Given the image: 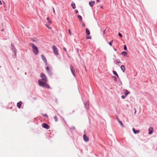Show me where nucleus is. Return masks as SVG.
I'll return each mask as SVG.
<instances>
[{"label":"nucleus","mask_w":157,"mask_h":157,"mask_svg":"<svg viewBox=\"0 0 157 157\" xmlns=\"http://www.w3.org/2000/svg\"><path fill=\"white\" fill-rule=\"evenodd\" d=\"M117 119L118 122H119L120 125H121V126L123 127H124V125L122 123V122L121 121L119 120V119L118 118V117L117 118Z\"/></svg>","instance_id":"obj_16"},{"label":"nucleus","mask_w":157,"mask_h":157,"mask_svg":"<svg viewBox=\"0 0 157 157\" xmlns=\"http://www.w3.org/2000/svg\"><path fill=\"white\" fill-rule=\"evenodd\" d=\"M97 1L98 2H100V1L99 0H97Z\"/></svg>","instance_id":"obj_41"},{"label":"nucleus","mask_w":157,"mask_h":157,"mask_svg":"<svg viewBox=\"0 0 157 157\" xmlns=\"http://www.w3.org/2000/svg\"><path fill=\"white\" fill-rule=\"evenodd\" d=\"M40 76L42 79H40L38 80L39 85L42 87H46L48 89L50 88V86L47 84L48 80L45 75L43 73H41Z\"/></svg>","instance_id":"obj_1"},{"label":"nucleus","mask_w":157,"mask_h":157,"mask_svg":"<svg viewBox=\"0 0 157 157\" xmlns=\"http://www.w3.org/2000/svg\"><path fill=\"white\" fill-rule=\"evenodd\" d=\"M132 131L133 132L134 134H136V132H135L136 130H135L134 128H132Z\"/></svg>","instance_id":"obj_27"},{"label":"nucleus","mask_w":157,"mask_h":157,"mask_svg":"<svg viewBox=\"0 0 157 157\" xmlns=\"http://www.w3.org/2000/svg\"><path fill=\"white\" fill-rule=\"evenodd\" d=\"M52 48H53V52L55 55L56 56L58 55L59 54L58 53V50L57 48L54 45H52Z\"/></svg>","instance_id":"obj_3"},{"label":"nucleus","mask_w":157,"mask_h":157,"mask_svg":"<svg viewBox=\"0 0 157 157\" xmlns=\"http://www.w3.org/2000/svg\"><path fill=\"white\" fill-rule=\"evenodd\" d=\"M71 6L73 9H75V4L74 3H72L71 4Z\"/></svg>","instance_id":"obj_17"},{"label":"nucleus","mask_w":157,"mask_h":157,"mask_svg":"<svg viewBox=\"0 0 157 157\" xmlns=\"http://www.w3.org/2000/svg\"><path fill=\"white\" fill-rule=\"evenodd\" d=\"M41 58L42 60H43L44 63L46 64V65L47 64V60L46 58L44 56V55H41Z\"/></svg>","instance_id":"obj_8"},{"label":"nucleus","mask_w":157,"mask_h":157,"mask_svg":"<svg viewBox=\"0 0 157 157\" xmlns=\"http://www.w3.org/2000/svg\"><path fill=\"white\" fill-rule=\"evenodd\" d=\"M113 74L117 76L118 78L119 77L118 75V74H117V72L116 71H113Z\"/></svg>","instance_id":"obj_19"},{"label":"nucleus","mask_w":157,"mask_h":157,"mask_svg":"<svg viewBox=\"0 0 157 157\" xmlns=\"http://www.w3.org/2000/svg\"><path fill=\"white\" fill-rule=\"evenodd\" d=\"M42 126L43 128L47 129H48L50 128L49 126L45 123H43L42 124Z\"/></svg>","instance_id":"obj_5"},{"label":"nucleus","mask_w":157,"mask_h":157,"mask_svg":"<svg viewBox=\"0 0 157 157\" xmlns=\"http://www.w3.org/2000/svg\"><path fill=\"white\" fill-rule=\"evenodd\" d=\"M43 116H45V117H48V116L46 114H44Z\"/></svg>","instance_id":"obj_38"},{"label":"nucleus","mask_w":157,"mask_h":157,"mask_svg":"<svg viewBox=\"0 0 157 157\" xmlns=\"http://www.w3.org/2000/svg\"><path fill=\"white\" fill-rule=\"evenodd\" d=\"M83 138L84 140L86 142H88L89 140V138L87 137L86 135L84 134L83 135Z\"/></svg>","instance_id":"obj_7"},{"label":"nucleus","mask_w":157,"mask_h":157,"mask_svg":"<svg viewBox=\"0 0 157 157\" xmlns=\"http://www.w3.org/2000/svg\"><path fill=\"white\" fill-rule=\"evenodd\" d=\"M29 45V46L32 47L33 51L34 53L36 55H37L39 52L37 48L32 43H30Z\"/></svg>","instance_id":"obj_2"},{"label":"nucleus","mask_w":157,"mask_h":157,"mask_svg":"<svg viewBox=\"0 0 157 157\" xmlns=\"http://www.w3.org/2000/svg\"><path fill=\"white\" fill-rule=\"evenodd\" d=\"M124 50H127L126 46L125 45H124Z\"/></svg>","instance_id":"obj_26"},{"label":"nucleus","mask_w":157,"mask_h":157,"mask_svg":"<svg viewBox=\"0 0 157 157\" xmlns=\"http://www.w3.org/2000/svg\"><path fill=\"white\" fill-rule=\"evenodd\" d=\"M129 94H130L129 92L127 90H125L124 92V94L125 96H126Z\"/></svg>","instance_id":"obj_14"},{"label":"nucleus","mask_w":157,"mask_h":157,"mask_svg":"<svg viewBox=\"0 0 157 157\" xmlns=\"http://www.w3.org/2000/svg\"><path fill=\"white\" fill-rule=\"evenodd\" d=\"M135 132L136 134L139 133L140 132V130H136Z\"/></svg>","instance_id":"obj_29"},{"label":"nucleus","mask_w":157,"mask_h":157,"mask_svg":"<svg viewBox=\"0 0 157 157\" xmlns=\"http://www.w3.org/2000/svg\"><path fill=\"white\" fill-rule=\"evenodd\" d=\"M85 24L84 23H83L82 24V26L83 27H85Z\"/></svg>","instance_id":"obj_37"},{"label":"nucleus","mask_w":157,"mask_h":157,"mask_svg":"<svg viewBox=\"0 0 157 157\" xmlns=\"http://www.w3.org/2000/svg\"><path fill=\"white\" fill-rule=\"evenodd\" d=\"M149 134H151L153 133V128L151 127H150L149 128Z\"/></svg>","instance_id":"obj_9"},{"label":"nucleus","mask_w":157,"mask_h":157,"mask_svg":"<svg viewBox=\"0 0 157 157\" xmlns=\"http://www.w3.org/2000/svg\"><path fill=\"white\" fill-rule=\"evenodd\" d=\"M95 2L94 1L90 2L89 4L91 7H92L94 4Z\"/></svg>","instance_id":"obj_12"},{"label":"nucleus","mask_w":157,"mask_h":157,"mask_svg":"<svg viewBox=\"0 0 157 157\" xmlns=\"http://www.w3.org/2000/svg\"><path fill=\"white\" fill-rule=\"evenodd\" d=\"M75 13H77L78 12V11L77 10H75Z\"/></svg>","instance_id":"obj_35"},{"label":"nucleus","mask_w":157,"mask_h":157,"mask_svg":"<svg viewBox=\"0 0 157 157\" xmlns=\"http://www.w3.org/2000/svg\"><path fill=\"white\" fill-rule=\"evenodd\" d=\"M105 30H106V29H105V30H104V31L103 32V33H104V34H105Z\"/></svg>","instance_id":"obj_43"},{"label":"nucleus","mask_w":157,"mask_h":157,"mask_svg":"<svg viewBox=\"0 0 157 157\" xmlns=\"http://www.w3.org/2000/svg\"><path fill=\"white\" fill-rule=\"evenodd\" d=\"M70 69L71 72H72L73 75L74 76H75V70L74 67H73L72 65H70Z\"/></svg>","instance_id":"obj_4"},{"label":"nucleus","mask_w":157,"mask_h":157,"mask_svg":"<svg viewBox=\"0 0 157 157\" xmlns=\"http://www.w3.org/2000/svg\"><path fill=\"white\" fill-rule=\"evenodd\" d=\"M121 70L123 72H124L125 70V67L124 65H122L121 66Z\"/></svg>","instance_id":"obj_15"},{"label":"nucleus","mask_w":157,"mask_h":157,"mask_svg":"<svg viewBox=\"0 0 157 157\" xmlns=\"http://www.w3.org/2000/svg\"><path fill=\"white\" fill-rule=\"evenodd\" d=\"M118 35L121 37H122V34L120 33H118Z\"/></svg>","instance_id":"obj_28"},{"label":"nucleus","mask_w":157,"mask_h":157,"mask_svg":"<svg viewBox=\"0 0 157 157\" xmlns=\"http://www.w3.org/2000/svg\"><path fill=\"white\" fill-rule=\"evenodd\" d=\"M54 119L56 122H57L58 121V119L57 117L56 116H55L54 117Z\"/></svg>","instance_id":"obj_21"},{"label":"nucleus","mask_w":157,"mask_h":157,"mask_svg":"<svg viewBox=\"0 0 157 157\" xmlns=\"http://www.w3.org/2000/svg\"><path fill=\"white\" fill-rule=\"evenodd\" d=\"M68 32H69V34L70 35V36L71 35V31H70V29H69Z\"/></svg>","instance_id":"obj_30"},{"label":"nucleus","mask_w":157,"mask_h":157,"mask_svg":"<svg viewBox=\"0 0 157 157\" xmlns=\"http://www.w3.org/2000/svg\"><path fill=\"white\" fill-rule=\"evenodd\" d=\"M91 37L90 36H87L86 37V39H91Z\"/></svg>","instance_id":"obj_24"},{"label":"nucleus","mask_w":157,"mask_h":157,"mask_svg":"<svg viewBox=\"0 0 157 157\" xmlns=\"http://www.w3.org/2000/svg\"><path fill=\"white\" fill-rule=\"evenodd\" d=\"M113 77L114 78V80H115V81H116L117 80V78L116 77V76H113Z\"/></svg>","instance_id":"obj_31"},{"label":"nucleus","mask_w":157,"mask_h":157,"mask_svg":"<svg viewBox=\"0 0 157 157\" xmlns=\"http://www.w3.org/2000/svg\"><path fill=\"white\" fill-rule=\"evenodd\" d=\"M86 33L88 35H89L90 34V31L88 28H86Z\"/></svg>","instance_id":"obj_11"},{"label":"nucleus","mask_w":157,"mask_h":157,"mask_svg":"<svg viewBox=\"0 0 157 157\" xmlns=\"http://www.w3.org/2000/svg\"><path fill=\"white\" fill-rule=\"evenodd\" d=\"M48 24H50L51 23V21L50 20H49L48 21Z\"/></svg>","instance_id":"obj_32"},{"label":"nucleus","mask_w":157,"mask_h":157,"mask_svg":"<svg viewBox=\"0 0 157 157\" xmlns=\"http://www.w3.org/2000/svg\"><path fill=\"white\" fill-rule=\"evenodd\" d=\"M2 2H1V1L0 0V5H2Z\"/></svg>","instance_id":"obj_40"},{"label":"nucleus","mask_w":157,"mask_h":157,"mask_svg":"<svg viewBox=\"0 0 157 157\" xmlns=\"http://www.w3.org/2000/svg\"><path fill=\"white\" fill-rule=\"evenodd\" d=\"M46 69L50 75H52V73L49 67H47Z\"/></svg>","instance_id":"obj_6"},{"label":"nucleus","mask_w":157,"mask_h":157,"mask_svg":"<svg viewBox=\"0 0 157 157\" xmlns=\"http://www.w3.org/2000/svg\"><path fill=\"white\" fill-rule=\"evenodd\" d=\"M101 7V8H103V7H102V6H101V7Z\"/></svg>","instance_id":"obj_44"},{"label":"nucleus","mask_w":157,"mask_h":157,"mask_svg":"<svg viewBox=\"0 0 157 157\" xmlns=\"http://www.w3.org/2000/svg\"><path fill=\"white\" fill-rule=\"evenodd\" d=\"M78 18L79 19L80 21H82V17L79 15H78L77 16Z\"/></svg>","instance_id":"obj_18"},{"label":"nucleus","mask_w":157,"mask_h":157,"mask_svg":"<svg viewBox=\"0 0 157 157\" xmlns=\"http://www.w3.org/2000/svg\"><path fill=\"white\" fill-rule=\"evenodd\" d=\"M126 96H124V95H123V96H121V98H122V99H124L125 98V97Z\"/></svg>","instance_id":"obj_33"},{"label":"nucleus","mask_w":157,"mask_h":157,"mask_svg":"<svg viewBox=\"0 0 157 157\" xmlns=\"http://www.w3.org/2000/svg\"><path fill=\"white\" fill-rule=\"evenodd\" d=\"M127 53L125 51L121 53V54L124 56H127Z\"/></svg>","instance_id":"obj_13"},{"label":"nucleus","mask_w":157,"mask_h":157,"mask_svg":"<svg viewBox=\"0 0 157 157\" xmlns=\"http://www.w3.org/2000/svg\"><path fill=\"white\" fill-rule=\"evenodd\" d=\"M114 50H115V51H116V50H117L116 49H114Z\"/></svg>","instance_id":"obj_45"},{"label":"nucleus","mask_w":157,"mask_h":157,"mask_svg":"<svg viewBox=\"0 0 157 157\" xmlns=\"http://www.w3.org/2000/svg\"><path fill=\"white\" fill-rule=\"evenodd\" d=\"M116 64L119 63H121L120 60L118 59H116Z\"/></svg>","instance_id":"obj_20"},{"label":"nucleus","mask_w":157,"mask_h":157,"mask_svg":"<svg viewBox=\"0 0 157 157\" xmlns=\"http://www.w3.org/2000/svg\"><path fill=\"white\" fill-rule=\"evenodd\" d=\"M113 40H112L111 41H110L109 42V44L111 46L112 45V44H113Z\"/></svg>","instance_id":"obj_22"},{"label":"nucleus","mask_w":157,"mask_h":157,"mask_svg":"<svg viewBox=\"0 0 157 157\" xmlns=\"http://www.w3.org/2000/svg\"><path fill=\"white\" fill-rule=\"evenodd\" d=\"M13 51L16 54V50L15 49H14L13 50Z\"/></svg>","instance_id":"obj_34"},{"label":"nucleus","mask_w":157,"mask_h":157,"mask_svg":"<svg viewBox=\"0 0 157 157\" xmlns=\"http://www.w3.org/2000/svg\"><path fill=\"white\" fill-rule=\"evenodd\" d=\"M63 50H64V51L66 52V53H67V55H68V53H67V50L65 48L63 47Z\"/></svg>","instance_id":"obj_23"},{"label":"nucleus","mask_w":157,"mask_h":157,"mask_svg":"<svg viewBox=\"0 0 157 157\" xmlns=\"http://www.w3.org/2000/svg\"><path fill=\"white\" fill-rule=\"evenodd\" d=\"M49 24H48L47 23V24H46V26L47 28H48V29H51V28L49 27Z\"/></svg>","instance_id":"obj_25"},{"label":"nucleus","mask_w":157,"mask_h":157,"mask_svg":"<svg viewBox=\"0 0 157 157\" xmlns=\"http://www.w3.org/2000/svg\"><path fill=\"white\" fill-rule=\"evenodd\" d=\"M46 19H47V20L48 21V20H49V18L48 17H47V18H46Z\"/></svg>","instance_id":"obj_39"},{"label":"nucleus","mask_w":157,"mask_h":157,"mask_svg":"<svg viewBox=\"0 0 157 157\" xmlns=\"http://www.w3.org/2000/svg\"><path fill=\"white\" fill-rule=\"evenodd\" d=\"M22 102L21 101L18 102L17 104V106L18 108H20L22 105Z\"/></svg>","instance_id":"obj_10"},{"label":"nucleus","mask_w":157,"mask_h":157,"mask_svg":"<svg viewBox=\"0 0 157 157\" xmlns=\"http://www.w3.org/2000/svg\"><path fill=\"white\" fill-rule=\"evenodd\" d=\"M53 11L54 13L55 14V9L54 8H53Z\"/></svg>","instance_id":"obj_36"},{"label":"nucleus","mask_w":157,"mask_h":157,"mask_svg":"<svg viewBox=\"0 0 157 157\" xmlns=\"http://www.w3.org/2000/svg\"><path fill=\"white\" fill-rule=\"evenodd\" d=\"M2 31H4V29H3L1 30Z\"/></svg>","instance_id":"obj_42"}]
</instances>
